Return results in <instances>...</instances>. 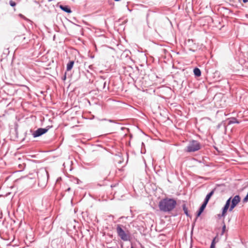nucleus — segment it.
Returning a JSON list of instances; mask_svg holds the SVG:
<instances>
[{
    "label": "nucleus",
    "instance_id": "1",
    "mask_svg": "<svg viewBox=\"0 0 248 248\" xmlns=\"http://www.w3.org/2000/svg\"><path fill=\"white\" fill-rule=\"evenodd\" d=\"M177 202L174 199L166 197L159 201L158 207L162 212L170 213L175 208Z\"/></svg>",
    "mask_w": 248,
    "mask_h": 248
},
{
    "label": "nucleus",
    "instance_id": "2",
    "mask_svg": "<svg viewBox=\"0 0 248 248\" xmlns=\"http://www.w3.org/2000/svg\"><path fill=\"white\" fill-rule=\"evenodd\" d=\"M231 197L226 201L225 205L222 209V217H224L227 210L229 211H232L234 208L237 205V204L240 202L241 198L239 195L235 196L232 199Z\"/></svg>",
    "mask_w": 248,
    "mask_h": 248
},
{
    "label": "nucleus",
    "instance_id": "3",
    "mask_svg": "<svg viewBox=\"0 0 248 248\" xmlns=\"http://www.w3.org/2000/svg\"><path fill=\"white\" fill-rule=\"evenodd\" d=\"M116 231L118 235L124 241H130L131 236L130 232L127 231L125 232L121 227V225L118 224L116 227Z\"/></svg>",
    "mask_w": 248,
    "mask_h": 248
},
{
    "label": "nucleus",
    "instance_id": "4",
    "mask_svg": "<svg viewBox=\"0 0 248 248\" xmlns=\"http://www.w3.org/2000/svg\"><path fill=\"white\" fill-rule=\"evenodd\" d=\"M202 145L197 140H192L189 142L186 148L187 152H195L201 149Z\"/></svg>",
    "mask_w": 248,
    "mask_h": 248
},
{
    "label": "nucleus",
    "instance_id": "5",
    "mask_svg": "<svg viewBox=\"0 0 248 248\" xmlns=\"http://www.w3.org/2000/svg\"><path fill=\"white\" fill-rule=\"evenodd\" d=\"M107 84V81L103 76H100L95 81V85L97 90L102 91L106 90L107 91L108 90V86L106 87Z\"/></svg>",
    "mask_w": 248,
    "mask_h": 248
},
{
    "label": "nucleus",
    "instance_id": "6",
    "mask_svg": "<svg viewBox=\"0 0 248 248\" xmlns=\"http://www.w3.org/2000/svg\"><path fill=\"white\" fill-rule=\"evenodd\" d=\"M48 178V172L43 170L38 173V185H45L46 184Z\"/></svg>",
    "mask_w": 248,
    "mask_h": 248
},
{
    "label": "nucleus",
    "instance_id": "7",
    "mask_svg": "<svg viewBox=\"0 0 248 248\" xmlns=\"http://www.w3.org/2000/svg\"><path fill=\"white\" fill-rule=\"evenodd\" d=\"M48 130V128H39L35 130L32 134L33 137L34 138H36L38 137H40L42 135L45 134Z\"/></svg>",
    "mask_w": 248,
    "mask_h": 248
},
{
    "label": "nucleus",
    "instance_id": "8",
    "mask_svg": "<svg viewBox=\"0 0 248 248\" xmlns=\"http://www.w3.org/2000/svg\"><path fill=\"white\" fill-rule=\"evenodd\" d=\"M60 8L61 10H62V11H63L64 12H65L67 13L70 14V13H72V11H71V9L67 5H61L60 6Z\"/></svg>",
    "mask_w": 248,
    "mask_h": 248
},
{
    "label": "nucleus",
    "instance_id": "9",
    "mask_svg": "<svg viewBox=\"0 0 248 248\" xmlns=\"http://www.w3.org/2000/svg\"><path fill=\"white\" fill-rule=\"evenodd\" d=\"M229 121L228 124H239L240 122L238 121L237 119L235 117H231L229 119Z\"/></svg>",
    "mask_w": 248,
    "mask_h": 248
},
{
    "label": "nucleus",
    "instance_id": "10",
    "mask_svg": "<svg viewBox=\"0 0 248 248\" xmlns=\"http://www.w3.org/2000/svg\"><path fill=\"white\" fill-rule=\"evenodd\" d=\"M214 189L212 190L210 193H209L205 197V198L204 200V202H206L208 203L210 198L211 197V196L213 195L214 193Z\"/></svg>",
    "mask_w": 248,
    "mask_h": 248
},
{
    "label": "nucleus",
    "instance_id": "11",
    "mask_svg": "<svg viewBox=\"0 0 248 248\" xmlns=\"http://www.w3.org/2000/svg\"><path fill=\"white\" fill-rule=\"evenodd\" d=\"M74 64V61H70L67 64V65H66V70L68 71L71 70L72 69L73 67Z\"/></svg>",
    "mask_w": 248,
    "mask_h": 248
},
{
    "label": "nucleus",
    "instance_id": "12",
    "mask_svg": "<svg viewBox=\"0 0 248 248\" xmlns=\"http://www.w3.org/2000/svg\"><path fill=\"white\" fill-rule=\"evenodd\" d=\"M194 75L196 77H199L201 76V71L200 69L197 67H196L193 70Z\"/></svg>",
    "mask_w": 248,
    "mask_h": 248
},
{
    "label": "nucleus",
    "instance_id": "13",
    "mask_svg": "<svg viewBox=\"0 0 248 248\" xmlns=\"http://www.w3.org/2000/svg\"><path fill=\"white\" fill-rule=\"evenodd\" d=\"M19 40L22 39V43L23 44H27L28 43L29 40L26 39V37H25L24 35H21L18 37Z\"/></svg>",
    "mask_w": 248,
    "mask_h": 248
},
{
    "label": "nucleus",
    "instance_id": "14",
    "mask_svg": "<svg viewBox=\"0 0 248 248\" xmlns=\"http://www.w3.org/2000/svg\"><path fill=\"white\" fill-rule=\"evenodd\" d=\"M182 207H183V209L184 211V213L187 216V217H189L190 216V215L188 213V209H187V208L186 207V206L185 204H183L182 205Z\"/></svg>",
    "mask_w": 248,
    "mask_h": 248
},
{
    "label": "nucleus",
    "instance_id": "15",
    "mask_svg": "<svg viewBox=\"0 0 248 248\" xmlns=\"http://www.w3.org/2000/svg\"><path fill=\"white\" fill-rule=\"evenodd\" d=\"M207 203H207V202H205L204 201L203 203L202 204V205L200 207L199 209L201 210H202V211H203V210L205 208Z\"/></svg>",
    "mask_w": 248,
    "mask_h": 248
},
{
    "label": "nucleus",
    "instance_id": "16",
    "mask_svg": "<svg viewBox=\"0 0 248 248\" xmlns=\"http://www.w3.org/2000/svg\"><path fill=\"white\" fill-rule=\"evenodd\" d=\"M9 3L12 7H15L16 5V3L12 0L9 1Z\"/></svg>",
    "mask_w": 248,
    "mask_h": 248
},
{
    "label": "nucleus",
    "instance_id": "17",
    "mask_svg": "<svg viewBox=\"0 0 248 248\" xmlns=\"http://www.w3.org/2000/svg\"><path fill=\"white\" fill-rule=\"evenodd\" d=\"M215 240L214 239L213 241L212 242L211 245L210 246V248H215Z\"/></svg>",
    "mask_w": 248,
    "mask_h": 248
},
{
    "label": "nucleus",
    "instance_id": "18",
    "mask_svg": "<svg viewBox=\"0 0 248 248\" xmlns=\"http://www.w3.org/2000/svg\"><path fill=\"white\" fill-rule=\"evenodd\" d=\"M202 212L203 211L202 210H201L199 209L197 212V217H199L201 215V214L202 213Z\"/></svg>",
    "mask_w": 248,
    "mask_h": 248
},
{
    "label": "nucleus",
    "instance_id": "19",
    "mask_svg": "<svg viewBox=\"0 0 248 248\" xmlns=\"http://www.w3.org/2000/svg\"><path fill=\"white\" fill-rule=\"evenodd\" d=\"M225 229H226V226L224 224L222 227V233L221 234L222 235L224 233V232L225 231Z\"/></svg>",
    "mask_w": 248,
    "mask_h": 248
},
{
    "label": "nucleus",
    "instance_id": "20",
    "mask_svg": "<svg viewBox=\"0 0 248 248\" xmlns=\"http://www.w3.org/2000/svg\"><path fill=\"white\" fill-rule=\"evenodd\" d=\"M10 176V175H9L8 176H7L5 177V181H6V180L8 179V178Z\"/></svg>",
    "mask_w": 248,
    "mask_h": 248
},
{
    "label": "nucleus",
    "instance_id": "21",
    "mask_svg": "<svg viewBox=\"0 0 248 248\" xmlns=\"http://www.w3.org/2000/svg\"><path fill=\"white\" fill-rule=\"evenodd\" d=\"M242 1L244 3H247L248 2V0H242Z\"/></svg>",
    "mask_w": 248,
    "mask_h": 248
},
{
    "label": "nucleus",
    "instance_id": "22",
    "mask_svg": "<svg viewBox=\"0 0 248 248\" xmlns=\"http://www.w3.org/2000/svg\"><path fill=\"white\" fill-rule=\"evenodd\" d=\"M70 189H71V188H70V187H69V188L66 190V191H70Z\"/></svg>",
    "mask_w": 248,
    "mask_h": 248
},
{
    "label": "nucleus",
    "instance_id": "23",
    "mask_svg": "<svg viewBox=\"0 0 248 248\" xmlns=\"http://www.w3.org/2000/svg\"><path fill=\"white\" fill-rule=\"evenodd\" d=\"M21 166H22V165H19V167L20 168H21V169L22 168H21Z\"/></svg>",
    "mask_w": 248,
    "mask_h": 248
},
{
    "label": "nucleus",
    "instance_id": "24",
    "mask_svg": "<svg viewBox=\"0 0 248 248\" xmlns=\"http://www.w3.org/2000/svg\"><path fill=\"white\" fill-rule=\"evenodd\" d=\"M109 121L110 122H113V120H109Z\"/></svg>",
    "mask_w": 248,
    "mask_h": 248
},
{
    "label": "nucleus",
    "instance_id": "25",
    "mask_svg": "<svg viewBox=\"0 0 248 248\" xmlns=\"http://www.w3.org/2000/svg\"><path fill=\"white\" fill-rule=\"evenodd\" d=\"M51 0H48V1H51Z\"/></svg>",
    "mask_w": 248,
    "mask_h": 248
},
{
    "label": "nucleus",
    "instance_id": "26",
    "mask_svg": "<svg viewBox=\"0 0 248 248\" xmlns=\"http://www.w3.org/2000/svg\"><path fill=\"white\" fill-rule=\"evenodd\" d=\"M131 248H134L133 247H131Z\"/></svg>",
    "mask_w": 248,
    "mask_h": 248
}]
</instances>
